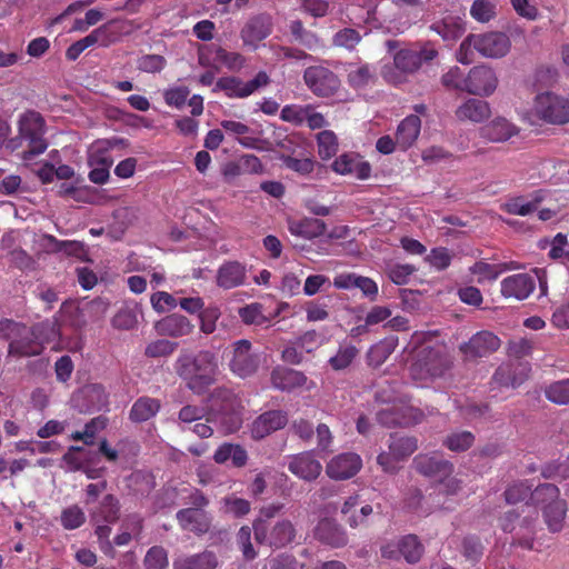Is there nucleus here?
<instances>
[{
  "label": "nucleus",
  "instance_id": "obj_29",
  "mask_svg": "<svg viewBox=\"0 0 569 569\" xmlns=\"http://www.w3.org/2000/svg\"><path fill=\"white\" fill-rule=\"evenodd\" d=\"M173 569H216L218 558L213 551L204 550L194 555H183L173 560Z\"/></svg>",
  "mask_w": 569,
  "mask_h": 569
},
{
  "label": "nucleus",
  "instance_id": "obj_1",
  "mask_svg": "<svg viewBox=\"0 0 569 569\" xmlns=\"http://www.w3.org/2000/svg\"><path fill=\"white\" fill-rule=\"evenodd\" d=\"M174 368L178 376L193 393L202 395L216 381L218 361L213 352L201 350L196 355H180Z\"/></svg>",
  "mask_w": 569,
  "mask_h": 569
},
{
  "label": "nucleus",
  "instance_id": "obj_64",
  "mask_svg": "<svg viewBox=\"0 0 569 569\" xmlns=\"http://www.w3.org/2000/svg\"><path fill=\"white\" fill-rule=\"evenodd\" d=\"M531 485L528 481H519L510 485L505 491V499L507 503L515 505L530 499Z\"/></svg>",
  "mask_w": 569,
  "mask_h": 569
},
{
  "label": "nucleus",
  "instance_id": "obj_16",
  "mask_svg": "<svg viewBox=\"0 0 569 569\" xmlns=\"http://www.w3.org/2000/svg\"><path fill=\"white\" fill-rule=\"evenodd\" d=\"M247 266L238 260L221 263L216 273V284L223 290H231L247 284Z\"/></svg>",
  "mask_w": 569,
  "mask_h": 569
},
{
  "label": "nucleus",
  "instance_id": "obj_11",
  "mask_svg": "<svg viewBox=\"0 0 569 569\" xmlns=\"http://www.w3.org/2000/svg\"><path fill=\"white\" fill-rule=\"evenodd\" d=\"M270 381L274 389L283 392H292L302 388L311 390L315 387V382L302 371L283 366H277L272 369Z\"/></svg>",
  "mask_w": 569,
  "mask_h": 569
},
{
  "label": "nucleus",
  "instance_id": "obj_49",
  "mask_svg": "<svg viewBox=\"0 0 569 569\" xmlns=\"http://www.w3.org/2000/svg\"><path fill=\"white\" fill-rule=\"evenodd\" d=\"M475 439L472 432L462 430L449 433L442 443L450 451L463 452L472 447Z\"/></svg>",
  "mask_w": 569,
  "mask_h": 569
},
{
  "label": "nucleus",
  "instance_id": "obj_59",
  "mask_svg": "<svg viewBox=\"0 0 569 569\" xmlns=\"http://www.w3.org/2000/svg\"><path fill=\"white\" fill-rule=\"evenodd\" d=\"M310 106L287 104L281 109L280 118L295 126H301L306 122Z\"/></svg>",
  "mask_w": 569,
  "mask_h": 569
},
{
  "label": "nucleus",
  "instance_id": "obj_31",
  "mask_svg": "<svg viewBox=\"0 0 569 569\" xmlns=\"http://www.w3.org/2000/svg\"><path fill=\"white\" fill-rule=\"evenodd\" d=\"M542 200V191L538 190L532 194L530 201H526L523 196L510 197L500 206V209L509 214L525 217L535 212Z\"/></svg>",
  "mask_w": 569,
  "mask_h": 569
},
{
  "label": "nucleus",
  "instance_id": "obj_8",
  "mask_svg": "<svg viewBox=\"0 0 569 569\" xmlns=\"http://www.w3.org/2000/svg\"><path fill=\"white\" fill-rule=\"evenodd\" d=\"M303 82L319 98L333 97L341 87L339 77L323 66H311L303 71Z\"/></svg>",
  "mask_w": 569,
  "mask_h": 569
},
{
  "label": "nucleus",
  "instance_id": "obj_56",
  "mask_svg": "<svg viewBox=\"0 0 569 569\" xmlns=\"http://www.w3.org/2000/svg\"><path fill=\"white\" fill-rule=\"evenodd\" d=\"M280 160L283 166L300 176H308L315 170V160L311 158H295L291 154L282 153Z\"/></svg>",
  "mask_w": 569,
  "mask_h": 569
},
{
  "label": "nucleus",
  "instance_id": "obj_45",
  "mask_svg": "<svg viewBox=\"0 0 569 569\" xmlns=\"http://www.w3.org/2000/svg\"><path fill=\"white\" fill-rule=\"evenodd\" d=\"M388 448L401 461H405L418 449V440L415 437H398L396 435H391Z\"/></svg>",
  "mask_w": 569,
  "mask_h": 569
},
{
  "label": "nucleus",
  "instance_id": "obj_25",
  "mask_svg": "<svg viewBox=\"0 0 569 569\" xmlns=\"http://www.w3.org/2000/svg\"><path fill=\"white\" fill-rule=\"evenodd\" d=\"M176 519L182 530L191 531L197 536L207 533L211 527V519L207 512L196 508L180 509L176 513Z\"/></svg>",
  "mask_w": 569,
  "mask_h": 569
},
{
  "label": "nucleus",
  "instance_id": "obj_19",
  "mask_svg": "<svg viewBox=\"0 0 569 569\" xmlns=\"http://www.w3.org/2000/svg\"><path fill=\"white\" fill-rule=\"evenodd\" d=\"M347 83L353 90H362L376 84L378 72L375 64L368 62H348L346 64Z\"/></svg>",
  "mask_w": 569,
  "mask_h": 569
},
{
  "label": "nucleus",
  "instance_id": "obj_36",
  "mask_svg": "<svg viewBox=\"0 0 569 569\" xmlns=\"http://www.w3.org/2000/svg\"><path fill=\"white\" fill-rule=\"evenodd\" d=\"M213 460L219 465L231 460V465L234 468H242L247 465L248 453L247 450L238 443L224 442L214 451Z\"/></svg>",
  "mask_w": 569,
  "mask_h": 569
},
{
  "label": "nucleus",
  "instance_id": "obj_7",
  "mask_svg": "<svg viewBox=\"0 0 569 569\" xmlns=\"http://www.w3.org/2000/svg\"><path fill=\"white\" fill-rule=\"evenodd\" d=\"M533 112L547 123L566 124L569 122V100L550 91L539 93L533 101Z\"/></svg>",
  "mask_w": 569,
  "mask_h": 569
},
{
  "label": "nucleus",
  "instance_id": "obj_48",
  "mask_svg": "<svg viewBox=\"0 0 569 569\" xmlns=\"http://www.w3.org/2000/svg\"><path fill=\"white\" fill-rule=\"evenodd\" d=\"M359 350L351 343L341 345L337 353L328 361L329 366L335 371L347 369L357 358Z\"/></svg>",
  "mask_w": 569,
  "mask_h": 569
},
{
  "label": "nucleus",
  "instance_id": "obj_13",
  "mask_svg": "<svg viewBox=\"0 0 569 569\" xmlns=\"http://www.w3.org/2000/svg\"><path fill=\"white\" fill-rule=\"evenodd\" d=\"M251 342L246 339L233 343V357L229 366L231 371L241 378L252 376L259 368V357L251 352Z\"/></svg>",
  "mask_w": 569,
  "mask_h": 569
},
{
  "label": "nucleus",
  "instance_id": "obj_32",
  "mask_svg": "<svg viewBox=\"0 0 569 569\" xmlns=\"http://www.w3.org/2000/svg\"><path fill=\"white\" fill-rule=\"evenodd\" d=\"M421 130V119L416 114L406 117L398 126L396 138L398 148L402 151L408 150L418 139Z\"/></svg>",
  "mask_w": 569,
  "mask_h": 569
},
{
  "label": "nucleus",
  "instance_id": "obj_47",
  "mask_svg": "<svg viewBox=\"0 0 569 569\" xmlns=\"http://www.w3.org/2000/svg\"><path fill=\"white\" fill-rule=\"evenodd\" d=\"M398 549L409 563L418 562L423 552V547L415 535H408L401 538L398 542Z\"/></svg>",
  "mask_w": 569,
  "mask_h": 569
},
{
  "label": "nucleus",
  "instance_id": "obj_44",
  "mask_svg": "<svg viewBox=\"0 0 569 569\" xmlns=\"http://www.w3.org/2000/svg\"><path fill=\"white\" fill-rule=\"evenodd\" d=\"M30 329L36 340L40 342L41 350H43L44 343L56 341L59 338V325L56 319L38 322Z\"/></svg>",
  "mask_w": 569,
  "mask_h": 569
},
{
  "label": "nucleus",
  "instance_id": "obj_55",
  "mask_svg": "<svg viewBox=\"0 0 569 569\" xmlns=\"http://www.w3.org/2000/svg\"><path fill=\"white\" fill-rule=\"evenodd\" d=\"M224 512L231 515L233 518H243L251 510V503L243 498L230 495L223 498Z\"/></svg>",
  "mask_w": 569,
  "mask_h": 569
},
{
  "label": "nucleus",
  "instance_id": "obj_61",
  "mask_svg": "<svg viewBox=\"0 0 569 569\" xmlns=\"http://www.w3.org/2000/svg\"><path fill=\"white\" fill-rule=\"evenodd\" d=\"M102 428H104L103 420L100 417L93 418L88 423H86L82 431L72 432L71 439L76 441H83L87 446H92L94 443V437L98 430Z\"/></svg>",
  "mask_w": 569,
  "mask_h": 569
},
{
  "label": "nucleus",
  "instance_id": "obj_43",
  "mask_svg": "<svg viewBox=\"0 0 569 569\" xmlns=\"http://www.w3.org/2000/svg\"><path fill=\"white\" fill-rule=\"evenodd\" d=\"M318 154L322 160L335 157L339 149L338 137L332 130H322L316 136Z\"/></svg>",
  "mask_w": 569,
  "mask_h": 569
},
{
  "label": "nucleus",
  "instance_id": "obj_6",
  "mask_svg": "<svg viewBox=\"0 0 569 569\" xmlns=\"http://www.w3.org/2000/svg\"><path fill=\"white\" fill-rule=\"evenodd\" d=\"M252 529L258 543L273 549L287 547L295 541L297 535L293 523L288 519H281L274 523L264 522L263 519H254Z\"/></svg>",
  "mask_w": 569,
  "mask_h": 569
},
{
  "label": "nucleus",
  "instance_id": "obj_30",
  "mask_svg": "<svg viewBox=\"0 0 569 569\" xmlns=\"http://www.w3.org/2000/svg\"><path fill=\"white\" fill-rule=\"evenodd\" d=\"M120 142L121 140L118 138L96 140L92 143L89 151V166L106 167V169H110V167L113 163V160L109 152L110 150L116 148Z\"/></svg>",
  "mask_w": 569,
  "mask_h": 569
},
{
  "label": "nucleus",
  "instance_id": "obj_54",
  "mask_svg": "<svg viewBox=\"0 0 569 569\" xmlns=\"http://www.w3.org/2000/svg\"><path fill=\"white\" fill-rule=\"evenodd\" d=\"M252 528L249 526H242L237 532L236 542L240 549L242 557L246 561H251L257 558L258 552L256 551L251 542Z\"/></svg>",
  "mask_w": 569,
  "mask_h": 569
},
{
  "label": "nucleus",
  "instance_id": "obj_60",
  "mask_svg": "<svg viewBox=\"0 0 569 569\" xmlns=\"http://www.w3.org/2000/svg\"><path fill=\"white\" fill-rule=\"evenodd\" d=\"M146 569H166L169 565L168 552L161 546L151 547L143 559Z\"/></svg>",
  "mask_w": 569,
  "mask_h": 569
},
{
  "label": "nucleus",
  "instance_id": "obj_21",
  "mask_svg": "<svg viewBox=\"0 0 569 569\" xmlns=\"http://www.w3.org/2000/svg\"><path fill=\"white\" fill-rule=\"evenodd\" d=\"M210 401L221 413L231 417L234 423V429L239 428L241 419L238 413L241 408V401L231 389L226 387L214 389L211 393Z\"/></svg>",
  "mask_w": 569,
  "mask_h": 569
},
{
  "label": "nucleus",
  "instance_id": "obj_3",
  "mask_svg": "<svg viewBox=\"0 0 569 569\" xmlns=\"http://www.w3.org/2000/svg\"><path fill=\"white\" fill-rule=\"evenodd\" d=\"M44 133L46 122L43 117L39 112L29 111L19 120V139L21 142L18 143L16 139H12L10 148L14 150L22 146V142H26L27 149L22 152V159L31 160L47 150L48 142Z\"/></svg>",
  "mask_w": 569,
  "mask_h": 569
},
{
  "label": "nucleus",
  "instance_id": "obj_40",
  "mask_svg": "<svg viewBox=\"0 0 569 569\" xmlns=\"http://www.w3.org/2000/svg\"><path fill=\"white\" fill-rule=\"evenodd\" d=\"M326 228L325 221L317 218H303L299 221H292L289 224V230L292 234L306 239H313L322 236Z\"/></svg>",
  "mask_w": 569,
  "mask_h": 569
},
{
  "label": "nucleus",
  "instance_id": "obj_14",
  "mask_svg": "<svg viewBox=\"0 0 569 569\" xmlns=\"http://www.w3.org/2000/svg\"><path fill=\"white\" fill-rule=\"evenodd\" d=\"M199 64L210 67L212 60L223 64L230 70H239L244 64V58L238 52H229L220 46L209 44L199 49Z\"/></svg>",
  "mask_w": 569,
  "mask_h": 569
},
{
  "label": "nucleus",
  "instance_id": "obj_39",
  "mask_svg": "<svg viewBox=\"0 0 569 569\" xmlns=\"http://www.w3.org/2000/svg\"><path fill=\"white\" fill-rule=\"evenodd\" d=\"M160 401L150 397H140L137 399L129 413V418L133 422H144L153 418L160 410Z\"/></svg>",
  "mask_w": 569,
  "mask_h": 569
},
{
  "label": "nucleus",
  "instance_id": "obj_50",
  "mask_svg": "<svg viewBox=\"0 0 569 569\" xmlns=\"http://www.w3.org/2000/svg\"><path fill=\"white\" fill-rule=\"evenodd\" d=\"M393 63L403 73H413L420 66V58L415 49H401L393 57Z\"/></svg>",
  "mask_w": 569,
  "mask_h": 569
},
{
  "label": "nucleus",
  "instance_id": "obj_18",
  "mask_svg": "<svg viewBox=\"0 0 569 569\" xmlns=\"http://www.w3.org/2000/svg\"><path fill=\"white\" fill-rule=\"evenodd\" d=\"M287 467L292 475L309 482L316 480L322 471V466L312 451L291 456Z\"/></svg>",
  "mask_w": 569,
  "mask_h": 569
},
{
  "label": "nucleus",
  "instance_id": "obj_52",
  "mask_svg": "<svg viewBox=\"0 0 569 569\" xmlns=\"http://www.w3.org/2000/svg\"><path fill=\"white\" fill-rule=\"evenodd\" d=\"M60 522L66 530L78 529L86 522L84 511L78 505L69 506L61 511Z\"/></svg>",
  "mask_w": 569,
  "mask_h": 569
},
{
  "label": "nucleus",
  "instance_id": "obj_9",
  "mask_svg": "<svg viewBox=\"0 0 569 569\" xmlns=\"http://www.w3.org/2000/svg\"><path fill=\"white\" fill-rule=\"evenodd\" d=\"M423 418L422 410L403 403H392L377 412V421L387 428L417 425Z\"/></svg>",
  "mask_w": 569,
  "mask_h": 569
},
{
  "label": "nucleus",
  "instance_id": "obj_15",
  "mask_svg": "<svg viewBox=\"0 0 569 569\" xmlns=\"http://www.w3.org/2000/svg\"><path fill=\"white\" fill-rule=\"evenodd\" d=\"M362 467L359 455L353 452L340 453L326 466V473L333 480H347L355 477Z\"/></svg>",
  "mask_w": 569,
  "mask_h": 569
},
{
  "label": "nucleus",
  "instance_id": "obj_17",
  "mask_svg": "<svg viewBox=\"0 0 569 569\" xmlns=\"http://www.w3.org/2000/svg\"><path fill=\"white\" fill-rule=\"evenodd\" d=\"M332 170L342 176L352 174L359 180H366L371 176V166L359 153L345 152L332 162Z\"/></svg>",
  "mask_w": 569,
  "mask_h": 569
},
{
  "label": "nucleus",
  "instance_id": "obj_4",
  "mask_svg": "<svg viewBox=\"0 0 569 569\" xmlns=\"http://www.w3.org/2000/svg\"><path fill=\"white\" fill-rule=\"evenodd\" d=\"M0 338L9 341V355L33 357L42 352L30 327L12 319L0 320Z\"/></svg>",
  "mask_w": 569,
  "mask_h": 569
},
{
  "label": "nucleus",
  "instance_id": "obj_12",
  "mask_svg": "<svg viewBox=\"0 0 569 569\" xmlns=\"http://www.w3.org/2000/svg\"><path fill=\"white\" fill-rule=\"evenodd\" d=\"M500 345L501 341L498 336L491 331L482 330L460 345L459 350L466 359H477L492 355L500 348Z\"/></svg>",
  "mask_w": 569,
  "mask_h": 569
},
{
  "label": "nucleus",
  "instance_id": "obj_37",
  "mask_svg": "<svg viewBox=\"0 0 569 569\" xmlns=\"http://www.w3.org/2000/svg\"><path fill=\"white\" fill-rule=\"evenodd\" d=\"M542 518L547 528L551 532H559L563 528L566 513H567V502L566 500L559 498L553 503L542 507Z\"/></svg>",
  "mask_w": 569,
  "mask_h": 569
},
{
  "label": "nucleus",
  "instance_id": "obj_5",
  "mask_svg": "<svg viewBox=\"0 0 569 569\" xmlns=\"http://www.w3.org/2000/svg\"><path fill=\"white\" fill-rule=\"evenodd\" d=\"M451 366V358L442 348L425 347L410 366V375L416 380L436 379L442 377Z\"/></svg>",
  "mask_w": 569,
  "mask_h": 569
},
{
  "label": "nucleus",
  "instance_id": "obj_41",
  "mask_svg": "<svg viewBox=\"0 0 569 569\" xmlns=\"http://www.w3.org/2000/svg\"><path fill=\"white\" fill-rule=\"evenodd\" d=\"M522 376L518 377L517 375V368L512 363H503L497 368L492 376V382L500 387H512L517 388L519 387L525 379L528 377L529 369L527 366L523 368Z\"/></svg>",
  "mask_w": 569,
  "mask_h": 569
},
{
  "label": "nucleus",
  "instance_id": "obj_42",
  "mask_svg": "<svg viewBox=\"0 0 569 569\" xmlns=\"http://www.w3.org/2000/svg\"><path fill=\"white\" fill-rule=\"evenodd\" d=\"M44 239L53 243L58 251H63L67 256L88 260V249L86 244L78 240H59L52 234H44Z\"/></svg>",
  "mask_w": 569,
  "mask_h": 569
},
{
  "label": "nucleus",
  "instance_id": "obj_26",
  "mask_svg": "<svg viewBox=\"0 0 569 569\" xmlns=\"http://www.w3.org/2000/svg\"><path fill=\"white\" fill-rule=\"evenodd\" d=\"M119 499L109 493L92 509H90V520L92 523H116L120 519Z\"/></svg>",
  "mask_w": 569,
  "mask_h": 569
},
{
  "label": "nucleus",
  "instance_id": "obj_58",
  "mask_svg": "<svg viewBox=\"0 0 569 569\" xmlns=\"http://www.w3.org/2000/svg\"><path fill=\"white\" fill-rule=\"evenodd\" d=\"M361 41V34L353 28H343L335 33L332 44L352 51Z\"/></svg>",
  "mask_w": 569,
  "mask_h": 569
},
{
  "label": "nucleus",
  "instance_id": "obj_24",
  "mask_svg": "<svg viewBox=\"0 0 569 569\" xmlns=\"http://www.w3.org/2000/svg\"><path fill=\"white\" fill-rule=\"evenodd\" d=\"M413 466L419 473L436 479L453 472V465L438 456L418 455L413 459Z\"/></svg>",
  "mask_w": 569,
  "mask_h": 569
},
{
  "label": "nucleus",
  "instance_id": "obj_51",
  "mask_svg": "<svg viewBox=\"0 0 569 569\" xmlns=\"http://www.w3.org/2000/svg\"><path fill=\"white\" fill-rule=\"evenodd\" d=\"M545 397L556 405H569V378L548 385L545 388Z\"/></svg>",
  "mask_w": 569,
  "mask_h": 569
},
{
  "label": "nucleus",
  "instance_id": "obj_57",
  "mask_svg": "<svg viewBox=\"0 0 569 569\" xmlns=\"http://www.w3.org/2000/svg\"><path fill=\"white\" fill-rule=\"evenodd\" d=\"M470 16L478 22L486 23L496 17V3L491 0H475Z\"/></svg>",
  "mask_w": 569,
  "mask_h": 569
},
{
  "label": "nucleus",
  "instance_id": "obj_22",
  "mask_svg": "<svg viewBox=\"0 0 569 569\" xmlns=\"http://www.w3.org/2000/svg\"><path fill=\"white\" fill-rule=\"evenodd\" d=\"M271 31V18L268 14H258L248 19L240 31V37L244 44L254 47L269 37Z\"/></svg>",
  "mask_w": 569,
  "mask_h": 569
},
{
  "label": "nucleus",
  "instance_id": "obj_63",
  "mask_svg": "<svg viewBox=\"0 0 569 569\" xmlns=\"http://www.w3.org/2000/svg\"><path fill=\"white\" fill-rule=\"evenodd\" d=\"M239 317L246 325L262 326L268 320L262 313V306L260 303H250L239 309Z\"/></svg>",
  "mask_w": 569,
  "mask_h": 569
},
{
  "label": "nucleus",
  "instance_id": "obj_34",
  "mask_svg": "<svg viewBox=\"0 0 569 569\" xmlns=\"http://www.w3.org/2000/svg\"><path fill=\"white\" fill-rule=\"evenodd\" d=\"M516 269H518V264L515 261L497 264L477 261L472 267H470V272L477 276L478 283H483L486 281L492 282L497 280L501 273Z\"/></svg>",
  "mask_w": 569,
  "mask_h": 569
},
{
  "label": "nucleus",
  "instance_id": "obj_62",
  "mask_svg": "<svg viewBox=\"0 0 569 569\" xmlns=\"http://www.w3.org/2000/svg\"><path fill=\"white\" fill-rule=\"evenodd\" d=\"M417 271L413 264L396 263L388 268L389 279L398 286L407 284L410 277Z\"/></svg>",
  "mask_w": 569,
  "mask_h": 569
},
{
  "label": "nucleus",
  "instance_id": "obj_23",
  "mask_svg": "<svg viewBox=\"0 0 569 569\" xmlns=\"http://www.w3.org/2000/svg\"><path fill=\"white\" fill-rule=\"evenodd\" d=\"M288 422V416L282 410H269L254 419L251 433L254 439H263L270 433L282 429Z\"/></svg>",
  "mask_w": 569,
  "mask_h": 569
},
{
  "label": "nucleus",
  "instance_id": "obj_28",
  "mask_svg": "<svg viewBox=\"0 0 569 569\" xmlns=\"http://www.w3.org/2000/svg\"><path fill=\"white\" fill-rule=\"evenodd\" d=\"M193 329L194 325L187 317L178 313L169 315L156 323L158 333L173 338L188 336Z\"/></svg>",
  "mask_w": 569,
  "mask_h": 569
},
{
  "label": "nucleus",
  "instance_id": "obj_38",
  "mask_svg": "<svg viewBox=\"0 0 569 569\" xmlns=\"http://www.w3.org/2000/svg\"><path fill=\"white\" fill-rule=\"evenodd\" d=\"M397 346L398 337L396 336H390L380 340L369 349L367 353L368 365L372 368L380 367L396 350Z\"/></svg>",
  "mask_w": 569,
  "mask_h": 569
},
{
  "label": "nucleus",
  "instance_id": "obj_46",
  "mask_svg": "<svg viewBox=\"0 0 569 569\" xmlns=\"http://www.w3.org/2000/svg\"><path fill=\"white\" fill-rule=\"evenodd\" d=\"M560 498L559 488L553 483H542L531 490L530 501L542 510L543 506L553 503Z\"/></svg>",
  "mask_w": 569,
  "mask_h": 569
},
{
  "label": "nucleus",
  "instance_id": "obj_10",
  "mask_svg": "<svg viewBox=\"0 0 569 569\" xmlns=\"http://www.w3.org/2000/svg\"><path fill=\"white\" fill-rule=\"evenodd\" d=\"M498 86V78L495 70L481 64L470 69L465 77L463 91L480 97H487L495 92Z\"/></svg>",
  "mask_w": 569,
  "mask_h": 569
},
{
  "label": "nucleus",
  "instance_id": "obj_33",
  "mask_svg": "<svg viewBox=\"0 0 569 569\" xmlns=\"http://www.w3.org/2000/svg\"><path fill=\"white\" fill-rule=\"evenodd\" d=\"M491 114L487 101L476 98L468 99L456 110V117L461 121L482 122Z\"/></svg>",
  "mask_w": 569,
  "mask_h": 569
},
{
  "label": "nucleus",
  "instance_id": "obj_20",
  "mask_svg": "<svg viewBox=\"0 0 569 569\" xmlns=\"http://www.w3.org/2000/svg\"><path fill=\"white\" fill-rule=\"evenodd\" d=\"M536 281L529 273H517L501 281V295L517 300L527 299L535 290Z\"/></svg>",
  "mask_w": 569,
  "mask_h": 569
},
{
  "label": "nucleus",
  "instance_id": "obj_53",
  "mask_svg": "<svg viewBox=\"0 0 569 569\" xmlns=\"http://www.w3.org/2000/svg\"><path fill=\"white\" fill-rule=\"evenodd\" d=\"M244 82L238 77H222L216 82L213 91H223L228 98H244Z\"/></svg>",
  "mask_w": 569,
  "mask_h": 569
},
{
  "label": "nucleus",
  "instance_id": "obj_27",
  "mask_svg": "<svg viewBox=\"0 0 569 569\" xmlns=\"http://www.w3.org/2000/svg\"><path fill=\"white\" fill-rule=\"evenodd\" d=\"M315 538L333 548L343 547L348 542L343 529L337 522L328 518L318 522L315 529Z\"/></svg>",
  "mask_w": 569,
  "mask_h": 569
},
{
  "label": "nucleus",
  "instance_id": "obj_2",
  "mask_svg": "<svg viewBox=\"0 0 569 569\" xmlns=\"http://www.w3.org/2000/svg\"><path fill=\"white\" fill-rule=\"evenodd\" d=\"M510 48V38L505 32L470 33L460 43L456 58L462 64H470L475 60V51L483 58L499 59L507 56Z\"/></svg>",
  "mask_w": 569,
  "mask_h": 569
},
{
  "label": "nucleus",
  "instance_id": "obj_35",
  "mask_svg": "<svg viewBox=\"0 0 569 569\" xmlns=\"http://www.w3.org/2000/svg\"><path fill=\"white\" fill-rule=\"evenodd\" d=\"M518 128L506 118H495L482 128V136L492 142H503L518 134Z\"/></svg>",
  "mask_w": 569,
  "mask_h": 569
}]
</instances>
